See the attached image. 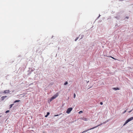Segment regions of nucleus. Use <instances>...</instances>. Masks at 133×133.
I'll return each instance as SVG.
<instances>
[{
	"mask_svg": "<svg viewBox=\"0 0 133 133\" xmlns=\"http://www.w3.org/2000/svg\"><path fill=\"white\" fill-rule=\"evenodd\" d=\"M72 110V108H69L67 109L66 112L68 114H69Z\"/></svg>",
	"mask_w": 133,
	"mask_h": 133,
	"instance_id": "f257e3e1",
	"label": "nucleus"
},
{
	"mask_svg": "<svg viewBox=\"0 0 133 133\" xmlns=\"http://www.w3.org/2000/svg\"><path fill=\"white\" fill-rule=\"evenodd\" d=\"M58 96V93H56V94L55 95L53 96L52 97V99H55L56 97H57Z\"/></svg>",
	"mask_w": 133,
	"mask_h": 133,
	"instance_id": "f03ea898",
	"label": "nucleus"
},
{
	"mask_svg": "<svg viewBox=\"0 0 133 133\" xmlns=\"http://www.w3.org/2000/svg\"><path fill=\"white\" fill-rule=\"evenodd\" d=\"M133 119V117H131L128 119L127 121V122H128Z\"/></svg>",
	"mask_w": 133,
	"mask_h": 133,
	"instance_id": "7ed1b4c3",
	"label": "nucleus"
},
{
	"mask_svg": "<svg viewBox=\"0 0 133 133\" xmlns=\"http://www.w3.org/2000/svg\"><path fill=\"white\" fill-rule=\"evenodd\" d=\"M9 90H5L4 91L3 93L5 94H8L9 93Z\"/></svg>",
	"mask_w": 133,
	"mask_h": 133,
	"instance_id": "20e7f679",
	"label": "nucleus"
},
{
	"mask_svg": "<svg viewBox=\"0 0 133 133\" xmlns=\"http://www.w3.org/2000/svg\"><path fill=\"white\" fill-rule=\"evenodd\" d=\"M7 96H3L1 97V99L2 100H3L6 97H7Z\"/></svg>",
	"mask_w": 133,
	"mask_h": 133,
	"instance_id": "39448f33",
	"label": "nucleus"
},
{
	"mask_svg": "<svg viewBox=\"0 0 133 133\" xmlns=\"http://www.w3.org/2000/svg\"><path fill=\"white\" fill-rule=\"evenodd\" d=\"M100 126V124H99L98 125H97V126H96L95 127H93V128H91L90 129H94V128H96L97 127H98V126Z\"/></svg>",
	"mask_w": 133,
	"mask_h": 133,
	"instance_id": "423d86ee",
	"label": "nucleus"
},
{
	"mask_svg": "<svg viewBox=\"0 0 133 133\" xmlns=\"http://www.w3.org/2000/svg\"><path fill=\"white\" fill-rule=\"evenodd\" d=\"M83 119L85 121H87L88 120V119L85 118H83Z\"/></svg>",
	"mask_w": 133,
	"mask_h": 133,
	"instance_id": "0eeeda50",
	"label": "nucleus"
},
{
	"mask_svg": "<svg viewBox=\"0 0 133 133\" xmlns=\"http://www.w3.org/2000/svg\"><path fill=\"white\" fill-rule=\"evenodd\" d=\"M115 17L117 19H118L120 18V17L119 16H117L116 17Z\"/></svg>",
	"mask_w": 133,
	"mask_h": 133,
	"instance_id": "6e6552de",
	"label": "nucleus"
},
{
	"mask_svg": "<svg viewBox=\"0 0 133 133\" xmlns=\"http://www.w3.org/2000/svg\"><path fill=\"white\" fill-rule=\"evenodd\" d=\"M113 89L114 90H118L119 89L118 88H113Z\"/></svg>",
	"mask_w": 133,
	"mask_h": 133,
	"instance_id": "1a4fd4ad",
	"label": "nucleus"
},
{
	"mask_svg": "<svg viewBox=\"0 0 133 133\" xmlns=\"http://www.w3.org/2000/svg\"><path fill=\"white\" fill-rule=\"evenodd\" d=\"M90 130L91 129H88V130H85L83 132H82V133H84V132H87V131H88L89 130Z\"/></svg>",
	"mask_w": 133,
	"mask_h": 133,
	"instance_id": "9d476101",
	"label": "nucleus"
},
{
	"mask_svg": "<svg viewBox=\"0 0 133 133\" xmlns=\"http://www.w3.org/2000/svg\"><path fill=\"white\" fill-rule=\"evenodd\" d=\"M109 119H108V120H106V121H105V122H104L103 123V124H105V123H106L108 122H109Z\"/></svg>",
	"mask_w": 133,
	"mask_h": 133,
	"instance_id": "9b49d317",
	"label": "nucleus"
},
{
	"mask_svg": "<svg viewBox=\"0 0 133 133\" xmlns=\"http://www.w3.org/2000/svg\"><path fill=\"white\" fill-rule=\"evenodd\" d=\"M20 101V100H16V101H15L14 102V103H16V102H19Z\"/></svg>",
	"mask_w": 133,
	"mask_h": 133,
	"instance_id": "f8f14e48",
	"label": "nucleus"
},
{
	"mask_svg": "<svg viewBox=\"0 0 133 133\" xmlns=\"http://www.w3.org/2000/svg\"><path fill=\"white\" fill-rule=\"evenodd\" d=\"M14 105V104H11L10 105V108H12V106Z\"/></svg>",
	"mask_w": 133,
	"mask_h": 133,
	"instance_id": "ddd939ff",
	"label": "nucleus"
},
{
	"mask_svg": "<svg viewBox=\"0 0 133 133\" xmlns=\"http://www.w3.org/2000/svg\"><path fill=\"white\" fill-rule=\"evenodd\" d=\"M128 122H127V121H125V123L124 124H123V126L125 125Z\"/></svg>",
	"mask_w": 133,
	"mask_h": 133,
	"instance_id": "4468645a",
	"label": "nucleus"
},
{
	"mask_svg": "<svg viewBox=\"0 0 133 133\" xmlns=\"http://www.w3.org/2000/svg\"><path fill=\"white\" fill-rule=\"evenodd\" d=\"M9 111H10L9 110H7L5 112L6 113H8L9 112Z\"/></svg>",
	"mask_w": 133,
	"mask_h": 133,
	"instance_id": "2eb2a0df",
	"label": "nucleus"
},
{
	"mask_svg": "<svg viewBox=\"0 0 133 133\" xmlns=\"http://www.w3.org/2000/svg\"><path fill=\"white\" fill-rule=\"evenodd\" d=\"M68 83L67 82H66L64 84V85H66L68 84Z\"/></svg>",
	"mask_w": 133,
	"mask_h": 133,
	"instance_id": "dca6fc26",
	"label": "nucleus"
},
{
	"mask_svg": "<svg viewBox=\"0 0 133 133\" xmlns=\"http://www.w3.org/2000/svg\"><path fill=\"white\" fill-rule=\"evenodd\" d=\"M84 37V35H82L81 36V38H80V39H82L83 37Z\"/></svg>",
	"mask_w": 133,
	"mask_h": 133,
	"instance_id": "f3484780",
	"label": "nucleus"
},
{
	"mask_svg": "<svg viewBox=\"0 0 133 133\" xmlns=\"http://www.w3.org/2000/svg\"><path fill=\"white\" fill-rule=\"evenodd\" d=\"M76 95L75 93L74 94V98H75L76 97Z\"/></svg>",
	"mask_w": 133,
	"mask_h": 133,
	"instance_id": "a211bd4d",
	"label": "nucleus"
},
{
	"mask_svg": "<svg viewBox=\"0 0 133 133\" xmlns=\"http://www.w3.org/2000/svg\"><path fill=\"white\" fill-rule=\"evenodd\" d=\"M53 99H52V98L51 97V98L50 99V102H51Z\"/></svg>",
	"mask_w": 133,
	"mask_h": 133,
	"instance_id": "6ab92c4d",
	"label": "nucleus"
},
{
	"mask_svg": "<svg viewBox=\"0 0 133 133\" xmlns=\"http://www.w3.org/2000/svg\"><path fill=\"white\" fill-rule=\"evenodd\" d=\"M82 112H83V111H81L79 112V113L81 114V113H82Z\"/></svg>",
	"mask_w": 133,
	"mask_h": 133,
	"instance_id": "aec40b11",
	"label": "nucleus"
},
{
	"mask_svg": "<svg viewBox=\"0 0 133 133\" xmlns=\"http://www.w3.org/2000/svg\"><path fill=\"white\" fill-rule=\"evenodd\" d=\"M78 37L77 38H76L75 39V41H77V40L78 39Z\"/></svg>",
	"mask_w": 133,
	"mask_h": 133,
	"instance_id": "412c9836",
	"label": "nucleus"
},
{
	"mask_svg": "<svg viewBox=\"0 0 133 133\" xmlns=\"http://www.w3.org/2000/svg\"><path fill=\"white\" fill-rule=\"evenodd\" d=\"M100 104L101 105H102L103 104V103L102 102H100Z\"/></svg>",
	"mask_w": 133,
	"mask_h": 133,
	"instance_id": "4be33fe9",
	"label": "nucleus"
},
{
	"mask_svg": "<svg viewBox=\"0 0 133 133\" xmlns=\"http://www.w3.org/2000/svg\"><path fill=\"white\" fill-rule=\"evenodd\" d=\"M132 110H130V111H129L128 112H129V113H130V112H131L132 111V110Z\"/></svg>",
	"mask_w": 133,
	"mask_h": 133,
	"instance_id": "5701e85b",
	"label": "nucleus"
},
{
	"mask_svg": "<svg viewBox=\"0 0 133 133\" xmlns=\"http://www.w3.org/2000/svg\"><path fill=\"white\" fill-rule=\"evenodd\" d=\"M50 114V113L49 112H47V115H49Z\"/></svg>",
	"mask_w": 133,
	"mask_h": 133,
	"instance_id": "b1692460",
	"label": "nucleus"
},
{
	"mask_svg": "<svg viewBox=\"0 0 133 133\" xmlns=\"http://www.w3.org/2000/svg\"><path fill=\"white\" fill-rule=\"evenodd\" d=\"M48 115H47L46 114V115H45V117H48Z\"/></svg>",
	"mask_w": 133,
	"mask_h": 133,
	"instance_id": "393cba45",
	"label": "nucleus"
},
{
	"mask_svg": "<svg viewBox=\"0 0 133 133\" xmlns=\"http://www.w3.org/2000/svg\"><path fill=\"white\" fill-rule=\"evenodd\" d=\"M126 112V110H125L123 113V114H124Z\"/></svg>",
	"mask_w": 133,
	"mask_h": 133,
	"instance_id": "a878e982",
	"label": "nucleus"
},
{
	"mask_svg": "<svg viewBox=\"0 0 133 133\" xmlns=\"http://www.w3.org/2000/svg\"><path fill=\"white\" fill-rule=\"evenodd\" d=\"M111 57L113 59H116L115 58H114V57Z\"/></svg>",
	"mask_w": 133,
	"mask_h": 133,
	"instance_id": "bb28decb",
	"label": "nucleus"
},
{
	"mask_svg": "<svg viewBox=\"0 0 133 133\" xmlns=\"http://www.w3.org/2000/svg\"><path fill=\"white\" fill-rule=\"evenodd\" d=\"M100 16V15H99V16L97 17V19Z\"/></svg>",
	"mask_w": 133,
	"mask_h": 133,
	"instance_id": "cd10ccee",
	"label": "nucleus"
},
{
	"mask_svg": "<svg viewBox=\"0 0 133 133\" xmlns=\"http://www.w3.org/2000/svg\"><path fill=\"white\" fill-rule=\"evenodd\" d=\"M103 124V123H101L100 124V125H102Z\"/></svg>",
	"mask_w": 133,
	"mask_h": 133,
	"instance_id": "c85d7f7f",
	"label": "nucleus"
},
{
	"mask_svg": "<svg viewBox=\"0 0 133 133\" xmlns=\"http://www.w3.org/2000/svg\"><path fill=\"white\" fill-rule=\"evenodd\" d=\"M58 116V115H55V116Z\"/></svg>",
	"mask_w": 133,
	"mask_h": 133,
	"instance_id": "c756f323",
	"label": "nucleus"
},
{
	"mask_svg": "<svg viewBox=\"0 0 133 133\" xmlns=\"http://www.w3.org/2000/svg\"><path fill=\"white\" fill-rule=\"evenodd\" d=\"M89 82V81H88L87 82V83H88Z\"/></svg>",
	"mask_w": 133,
	"mask_h": 133,
	"instance_id": "7c9ffc66",
	"label": "nucleus"
},
{
	"mask_svg": "<svg viewBox=\"0 0 133 133\" xmlns=\"http://www.w3.org/2000/svg\"><path fill=\"white\" fill-rule=\"evenodd\" d=\"M128 18V17H127V18Z\"/></svg>",
	"mask_w": 133,
	"mask_h": 133,
	"instance_id": "2f4dec72",
	"label": "nucleus"
}]
</instances>
